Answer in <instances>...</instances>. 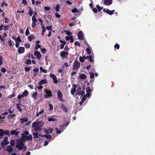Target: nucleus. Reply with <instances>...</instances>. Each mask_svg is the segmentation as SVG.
<instances>
[{
    "label": "nucleus",
    "mask_w": 155,
    "mask_h": 155,
    "mask_svg": "<svg viewBox=\"0 0 155 155\" xmlns=\"http://www.w3.org/2000/svg\"><path fill=\"white\" fill-rule=\"evenodd\" d=\"M27 136L24 134H21V137L20 140H19L17 141L16 143V147L18 148V150H21L23 149L24 151L27 148V147L25 145L23 141L25 142V140H26Z\"/></svg>",
    "instance_id": "f257e3e1"
},
{
    "label": "nucleus",
    "mask_w": 155,
    "mask_h": 155,
    "mask_svg": "<svg viewBox=\"0 0 155 155\" xmlns=\"http://www.w3.org/2000/svg\"><path fill=\"white\" fill-rule=\"evenodd\" d=\"M44 92L46 94L45 96V98H47L52 96V92L50 90L46 89Z\"/></svg>",
    "instance_id": "f03ea898"
},
{
    "label": "nucleus",
    "mask_w": 155,
    "mask_h": 155,
    "mask_svg": "<svg viewBox=\"0 0 155 155\" xmlns=\"http://www.w3.org/2000/svg\"><path fill=\"white\" fill-rule=\"evenodd\" d=\"M80 63L77 60H75L73 65V69L77 70L80 67Z\"/></svg>",
    "instance_id": "7ed1b4c3"
},
{
    "label": "nucleus",
    "mask_w": 155,
    "mask_h": 155,
    "mask_svg": "<svg viewBox=\"0 0 155 155\" xmlns=\"http://www.w3.org/2000/svg\"><path fill=\"white\" fill-rule=\"evenodd\" d=\"M57 95V99L60 101H63V100L62 99L63 95L62 93L59 90H58V91Z\"/></svg>",
    "instance_id": "20e7f679"
},
{
    "label": "nucleus",
    "mask_w": 155,
    "mask_h": 155,
    "mask_svg": "<svg viewBox=\"0 0 155 155\" xmlns=\"http://www.w3.org/2000/svg\"><path fill=\"white\" fill-rule=\"evenodd\" d=\"M0 133L2 136H3L4 134L6 135H7L8 136H10L11 134L9 133V131L7 130H5L2 129L0 130Z\"/></svg>",
    "instance_id": "39448f33"
},
{
    "label": "nucleus",
    "mask_w": 155,
    "mask_h": 155,
    "mask_svg": "<svg viewBox=\"0 0 155 155\" xmlns=\"http://www.w3.org/2000/svg\"><path fill=\"white\" fill-rule=\"evenodd\" d=\"M68 54V52L67 51H63L60 53V56L62 58V59L64 58H67Z\"/></svg>",
    "instance_id": "423d86ee"
},
{
    "label": "nucleus",
    "mask_w": 155,
    "mask_h": 155,
    "mask_svg": "<svg viewBox=\"0 0 155 155\" xmlns=\"http://www.w3.org/2000/svg\"><path fill=\"white\" fill-rule=\"evenodd\" d=\"M78 36L79 39L81 40H83L84 34L82 31H79L78 32Z\"/></svg>",
    "instance_id": "0eeeda50"
},
{
    "label": "nucleus",
    "mask_w": 155,
    "mask_h": 155,
    "mask_svg": "<svg viewBox=\"0 0 155 155\" xmlns=\"http://www.w3.org/2000/svg\"><path fill=\"white\" fill-rule=\"evenodd\" d=\"M8 137H6L4 140L1 142V144L2 146H5L9 143V142L8 141Z\"/></svg>",
    "instance_id": "6e6552de"
},
{
    "label": "nucleus",
    "mask_w": 155,
    "mask_h": 155,
    "mask_svg": "<svg viewBox=\"0 0 155 155\" xmlns=\"http://www.w3.org/2000/svg\"><path fill=\"white\" fill-rule=\"evenodd\" d=\"M10 25H8L4 26L3 24H2L0 26V30L2 31L3 29V27H4L3 30L5 31L8 30Z\"/></svg>",
    "instance_id": "1a4fd4ad"
},
{
    "label": "nucleus",
    "mask_w": 155,
    "mask_h": 155,
    "mask_svg": "<svg viewBox=\"0 0 155 155\" xmlns=\"http://www.w3.org/2000/svg\"><path fill=\"white\" fill-rule=\"evenodd\" d=\"M50 77L54 80V83L55 84H57L58 83V81L57 79L56 76L54 74H51Z\"/></svg>",
    "instance_id": "9d476101"
},
{
    "label": "nucleus",
    "mask_w": 155,
    "mask_h": 155,
    "mask_svg": "<svg viewBox=\"0 0 155 155\" xmlns=\"http://www.w3.org/2000/svg\"><path fill=\"white\" fill-rule=\"evenodd\" d=\"M34 54L36 56V58L38 60H40L41 57V55L40 53L38 51H35Z\"/></svg>",
    "instance_id": "9b49d317"
},
{
    "label": "nucleus",
    "mask_w": 155,
    "mask_h": 155,
    "mask_svg": "<svg viewBox=\"0 0 155 155\" xmlns=\"http://www.w3.org/2000/svg\"><path fill=\"white\" fill-rule=\"evenodd\" d=\"M77 85L76 84H73V87L71 89V93L72 95H74L76 91V88Z\"/></svg>",
    "instance_id": "f8f14e48"
},
{
    "label": "nucleus",
    "mask_w": 155,
    "mask_h": 155,
    "mask_svg": "<svg viewBox=\"0 0 155 155\" xmlns=\"http://www.w3.org/2000/svg\"><path fill=\"white\" fill-rule=\"evenodd\" d=\"M18 51L19 54L23 53L25 51V48L24 47H20L18 48Z\"/></svg>",
    "instance_id": "ddd939ff"
},
{
    "label": "nucleus",
    "mask_w": 155,
    "mask_h": 155,
    "mask_svg": "<svg viewBox=\"0 0 155 155\" xmlns=\"http://www.w3.org/2000/svg\"><path fill=\"white\" fill-rule=\"evenodd\" d=\"M112 3V0H104V4L106 5H109Z\"/></svg>",
    "instance_id": "4468645a"
},
{
    "label": "nucleus",
    "mask_w": 155,
    "mask_h": 155,
    "mask_svg": "<svg viewBox=\"0 0 155 155\" xmlns=\"http://www.w3.org/2000/svg\"><path fill=\"white\" fill-rule=\"evenodd\" d=\"M5 150L8 152L11 153L12 152L13 150V149L10 146L8 145L5 149Z\"/></svg>",
    "instance_id": "2eb2a0df"
},
{
    "label": "nucleus",
    "mask_w": 155,
    "mask_h": 155,
    "mask_svg": "<svg viewBox=\"0 0 155 155\" xmlns=\"http://www.w3.org/2000/svg\"><path fill=\"white\" fill-rule=\"evenodd\" d=\"M47 81L46 79L44 80H41L39 82V84L40 85H41L44 84H47Z\"/></svg>",
    "instance_id": "dca6fc26"
},
{
    "label": "nucleus",
    "mask_w": 155,
    "mask_h": 155,
    "mask_svg": "<svg viewBox=\"0 0 155 155\" xmlns=\"http://www.w3.org/2000/svg\"><path fill=\"white\" fill-rule=\"evenodd\" d=\"M18 133L19 132L17 131L16 130H12L11 131V134L12 135H15L16 136H18Z\"/></svg>",
    "instance_id": "f3484780"
},
{
    "label": "nucleus",
    "mask_w": 155,
    "mask_h": 155,
    "mask_svg": "<svg viewBox=\"0 0 155 155\" xmlns=\"http://www.w3.org/2000/svg\"><path fill=\"white\" fill-rule=\"evenodd\" d=\"M21 121L20 123L23 124L24 122H27L28 119L26 117H24L23 118H21L20 119Z\"/></svg>",
    "instance_id": "a211bd4d"
},
{
    "label": "nucleus",
    "mask_w": 155,
    "mask_h": 155,
    "mask_svg": "<svg viewBox=\"0 0 155 155\" xmlns=\"http://www.w3.org/2000/svg\"><path fill=\"white\" fill-rule=\"evenodd\" d=\"M7 36V34L5 32L3 33V36L2 37L1 35H0V39L3 42H4V37Z\"/></svg>",
    "instance_id": "6ab92c4d"
},
{
    "label": "nucleus",
    "mask_w": 155,
    "mask_h": 155,
    "mask_svg": "<svg viewBox=\"0 0 155 155\" xmlns=\"http://www.w3.org/2000/svg\"><path fill=\"white\" fill-rule=\"evenodd\" d=\"M61 108L63 109V110L65 112H67L68 111V110L66 106H64L63 104H61Z\"/></svg>",
    "instance_id": "aec40b11"
},
{
    "label": "nucleus",
    "mask_w": 155,
    "mask_h": 155,
    "mask_svg": "<svg viewBox=\"0 0 155 155\" xmlns=\"http://www.w3.org/2000/svg\"><path fill=\"white\" fill-rule=\"evenodd\" d=\"M41 129L40 127L38 126L34 128V130L36 132L39 133V131H41Z\"/></svg>",
    "instance_id": "412c9836"
},
{
    "label": "nucleus",
    "mask_w": 155,
    "mask_h": 155,
    "mask_svg": "<svg viewBox=\"0 0 155 155\" xmlns=\"http://www.w3.org/2000/svg\"><path fill=\"white\" fill-rule=\"evenodd\" d=\"M35 38V36L33 35H30L28 37V39L29 41H31L32 39Z\"/></svg>",
    "instance_id": "4be33fe9"
},
{
    "label": "nucleus",
    "mask_w": 155,
    "mask_h": 155,
    "mask_svg": "<svg viewBox=\"0 0 155 155\" xmlns=\"http://www.w3.org/2000/svg\"><path fill=\"white\" fill-rule=\"evenodd\" d=\"M32 140V137L31 135H30L29 136L27 137L26 140H25V141H26L27 140Z\"/></svg>",
    "instance_id": "5701e85b"
},
{
    "label": "nucleus",
    "mask_w": 155,
    "mask_h": 155,
    "mask_svg": "<svg viewBox=\"0 0 155 155\" xmlns=\"http://www.w3.org/2000/svg\"><path fill=\"white\" fill-rule=\"evenodd\" d=\"M40 72L41 73V72H43L44 73H46L47 72V70L44 69L41 66L40 68Z\"/></svg>",
    "instance_id": "b1692460"
},
{
    "label": "nucleus",
    "mask_w": 155,
    "mask_h": 155,
    "mask_svg": "<svg viewBox=\"0 0 155 155\" xmlns=\"http://www.w3.org/2000/svg\"><path fill=\"white\" fill-rule=\"evenodd\" d=\"M33 135L34 136V138L35 139L39 138V137L38 136V132L33 133Z\"/></svg>",
    "instance_id": "393cba45"
},
{
    "label": "nucleus",
    "mask_w": 155,
    "mask_h": 155,
    "mask_svg": "<svg viewBox=\"0 0 155 155\" xmlns=\"http://www.w3.org/2000/svg\"><path fill=\"white\" fill-rule=\"evenodd\" d=\"M80 78L81 79H85L86 78V76L84 74H81L79 76Z\"/></svg>",
    "instance_id": "a878e982"
},
{
    "label": "nucleus",
    "mask_w": 155,
    "mask_h": 155,
    "mask_svg": "<svg viewBox=\"0 0 155 155\" xmlns=\"http://www.w3.org/2000/svg\"><path fill=\"white\" fill-rule=\"evenodd\" d=\"M28 93H29L28 92L27 90H25L24 92H23L22 94L23 95L24 97V96L26 97L27 96Z\"/></svg>",
    "instance_id": "bb28decb"
},
{
    "label": "nucleus",
    "mask_w": 155,
    "mask_h": 155,
    "mask_svg": "<svg viewBox=\"0 0 155 155\" xmlns=\"http://www.w3.org/2000/svg\"><path fill=\"white\" fill-rule=\"evenodd\" d=\"M57 119L56 118H49L48 119V120L49 122H54L57 120Z\"/></svg>",
    "instance_id": "cd10ccee"
},
{
    "label": "nucleus",
    "mask_w": 155,
    "mask_h": 155,
    "mask_svg": "<svg viewBox=\"0 0 155 155\" xmlns=\"http://www.w3.org/2000/svg\"><path fill=\"white\" fill-rule=\"evenodd\" d=\"M37 93L36 92H34L31 96L32 97L35 99L37 97Z\"/></svg>",
    "instance_id": "c85d7f7f"
},
{
    "label": "nucleus",
    "mask_w": 155,
    "mask_h": 155,
    "mask_svg": "<svg viewBox=\"0 0 155 155\" xmlns=\"http://www.w3.org/2000/svg\"><path fill=\"white\" fill-rule=\"evenodd\" d=\"M23 97H24V96L22 94L21 95H18V96L17 97L18 99V100L19 102H21V99Z\"/></svg>",
    "instance_id": "c756f323"
},
{
    "label": "nucleus",
    "mask_w": 155,
    "mask_h": 155,
    "mask_svg": "<svg viewBox=\"0 0 155 155\" xmlns=\"http://www.w3.org/2000/svg\"><path fill=\"white\" fill-rule=\"evenodd\" d=\"M32 126L33 128H35V127L38 126V124L37 122H33L32 124Z\"/></svg>",
    "instance_id": "7c9ffc66"
},
{
    "label": "nucleus",
    "mask_w": 155,
    "mask_h": 155,
    "mask_svg": "<svg viewBox=\"0 0 155 155\" xmlns=\"http://www.w3.org/2000/svg\"><path fill=\"white\" fill-rule=\"evenodd\" d=\"M68 124H69V122L65 124H64L60 126V128H61L62 129L64 128V126L67 127L68 125Z\"/></svg>",
    "instance_id": "2f4dec72"
},
{
    "label": "nucleus",
    "mask_w": 155,
    "mask_h": 155,
    "mask_svg": "<svg viewBox=\"0 0 155 155\" xmlns=\"http://www.w3.org/2000/svg\"><path fill=\"white\" fill-rule=\"evenodd\" d=\"M84 92L83 90L78 91V94L79 95H83L84 94Z\"/></svg>",
    "instance_id": "473e14b6"
},
{
    "label": "nucleus",
    "mask_w": 155,
    "mask_h": 155,
    "mask_svg": "<svg viewBox=\"0 0 155 155\" xmlns=\"http://www.w3.org/2000/svg\"><path fill=\"white\" fill-rule=\"evenodd\" d=\"M44 112V110H41V111H40L39 112H37V113H36V116L37 117H38L39 116V115H40V114H42V113H43Z\"/></svg>",
    "instance_id": "72a5a7b5"
},
{
    "label": "nucleus",
    "mask_w": 155,
    "mask_h": 155,
    "mask_svg": "<svg viewBox=\"0 0 155 155\" xmlns=\"http://www.w3.org/2000/svg\"><path fill=\"white\" fill-rule=\"evenodd\" d=\"M11 145L13 147L15 145V141L14 140H11L10 142Z\"/></svg>",
    "instance_id": "f704fd0d"
},
{
    "label": "nucleus",
    "mask_w": 155,
    "mask_h": 155,
    "mask_svg": "<svg viewBox=\"0 0 155 155\" xmlns=\"http://www.w3.org/2000/svg\"><path fill=\"white\" fill-rule=\"evenodd\" d=\"M86 51L88 54H91V51L89 48H87L86 49Z\"/></svg>",
    "instance_id": "c9c22d12"
},
{
    "label": "nucleus",
    "mask_w": 155,
    "mask_h": 155,
    "mask_svg": "<svg viewBox=\"0 0 155 155\" xmlns=\"http://www.w3.org/2000/svg\"><path fill=\"white\" fill-rule=\"evenodd\" d=\"M96 7L97 8V9H98V11L99 12H100L101 10L103 8V7H101L100 6H99V5H96Z\"/></svg>",
    "instance_id": "e433bc0d"
},
{
    "label": "nucleus",
    "mask_w": 155,
    "mask_h": 155,
    "mask_svg": "<svg viewBox=\"0 0 155 155\" xmlns=\"http://www.w3.org/2000/svg\"><path fill=\"white\" fill-rule=\"evenodd\" d=\"M32 22H36L37 21V19H36L35 15H33L32 17Z\"/></svg>",
    "instance_id": "4c0bfd02"
},
{
    "label": "nucleus",
    "mask_w": 155,
    "mask_h": 155,
    "mask_svg": "<svg viewBox=\"0 0 155 155\" xmlns=\"http://www.w3.org/2000/svg\"><path fill=\"white\" fill-rule=\"evenodd\" d=\"M29 11L28 14L30 16H31L32 15L33 12L32 9L29 7Z\"/></svg>",
    "instance_id": "58836bf2"
},
{
    "label": "nucleus",
    "mask_w": 155,
    "mask_h": 155,
    "mask_svg": "<svg viewBox=\"0 0 155 155\" xmlns=\"http://www.w3.org/2000/svg\"><path fill=\"white\" fill-rule=\"evenodd\" d=\"M30 34V32L29 31V29L28 28L26 29V31L25 33V35L26 36H28Z\"/></svg>",
    "instance_id": "ea45409f"
},
{
    "label": "nucleus",
    "mask_w": 155,
    "mask_h": 155,
    "mask_svg": "<svg viewBox=\"0 0 155 155\" xmlns=\"http://www.w3.org/2000/svg\"><path fill=\"white\" fill-rule=\"evenodd\" d=\"M25 63L26 64H31V60L30 59L27 60L25 62Z\"/></svg>",
    "instance_id": "a19ab883"
},
{
    "label": "nucleus",
    "mask_w": 155,
    "mask_h": 155,
    "mask_svg": "<svg viewBox=\"0 0 155 155\" xmlns=\"http://www.w3.org/2000/svg\"><path fill=\"white\" fill-rule=\"evenodd\" d=\"M92 55H89V60L91 62H94V61L92 59Z\"/></svg>",
    "instance_id": "79ce46f5"
},
{
    "label": "nucleus",
    "mask_w": 155,
    "mask_h": 155,
    "mask_svg": "<svg viewBox=\"0 0 155 155\" xmlns=\"http://www.w3.org/2000/svg\"><path fill=\"white\" fill-rule=\"evenodd\" d=\"M15 96V92H13V94L11 95H10L8 97L9 98H11L12 97H13Z\"/></svg>",
    "instance_id": "37998d69"
},
{
    "label": "nucleus",
    "mask_w": 155,
    "mask_h": 155,
    "mask_svg": "<svg viewBox=\"0 0 155 155\" xmlns=\"http://www.w3.org/2000/svg\"><path fill=\"white\" fill-rule=\"evenodd\" d=\"M90 78L91 79H92L94 78V74L93 72H91L90 73Z\"/></svg>",
    "instance_id": "c03bdc74"
},
{
    "label": "nucleus",
    "mask_w": 155,
    "mask_h": 155,
    "mask_svg": "<svg viewBox=\"0 0 155 155\" xmlns=\"http://www.w3.org/2000/svg\"><path fill=\"white\" fill-rule=\"evenodd\" d=\"M114 48L115 49H118L120 48V45L118 44H116L114 46Z\"/></svg>",
    "instance_id": "a18cd8bd"
},
{
    "label": "nucleus",
    "mask_w": 155,
    "mask_h": 155,
    "mask_svg": "<svg viewBox=\"0 0 155 155\" xmlns=\"http://www.w3.org/2000/svg\"><path fill=\"white\" fill-rule=\"evenodd\" d=\"M4 6L7 7L8 6V5L6 3L2 2L1 4V6L2 7Z\"/></svg>",
    "instance_id": "49530a36"
},
{
    "label": "nucleus",
    "mask_w": 155,
    "mask_h": 155,
    "mask_svg": "<svg viewBox=\"0 0 155 155\" xmlns=\"http://www.w3.org/2000/svg\"><path fill=\"white\" fill-rule=\"evenodd\" d=\"M60 8V7L59 6V5H57L55 7V10L57 12H58L59 11V8Z\"/></svg>",
    "instance_id": "de8ad7c7"
},
{
    "label": "nucleus",
    "mask_w": 155,
    "mask_h": 155,
    "mask_svg": "<svg viewBox=\"0 0 155 155\" xmlns=\"http://www.w3.org/2000/svg\"><path fill=\"white\" fill-rule=\"evenodd\" d=\"M91 91V89L89 87H88L86 88L87 92L90 93Z\"/></svg>",
    "instance_id": "09e8293b"
},
{
    "label": "nucleus",
    "mask_w": 155,
    "mask_h": 155,
    "mask_svg": "<svg viewBox=\"0 0 155 155\" xmlns=\"http://www.w3.org/2000/svg\"><path fill=\"white\" fill-rule=\"evenodd\" d=\"M41 47V46L39 44H37L36 46L35 47V50H37L38 48H40Z\"/></svg>",
    "instance_id": "8fccbe9b"
},
{
    "label": "nucleus",
    "mask_w": 155,
    "mask_h": 155,
    "mask_svg": "<svg viewBox=\"0 0 155 155\" xmlns=\"http://www.w3.org/2000/svg\"><path fill=\"white\" fill-rule=\"evenodd\" d=\"M56 130L57 133L58 134H60L62 132V130H59L58 128H56Z\"/></svg>",
    "instance_id": "3c124183"
},
{
    "label": "nucleus",
    "mask_w": 155,
    "mask_h": 155,
    "mask_svg": "<svg viewBox=\"0 0 155 155\" xmlns=\"http://www.w3.org/2000/svg\"><path fill=\"white\" fill-rule=\"evenodd\" d=\"M44 8L47 11L50 10L51 9V8L49 6H45L44 7Z\"/></svg>",
    "instance_id": "603ef678"
},
{
    "label": "nucleus",
    "mask_w": 155,
    "mask_h": 155,
    "mask_svg": "<svg viewBox=\"0 0 155 155\" xmlns=\"http://www.w3.org/2000/svg\"><path fill=\"white\" fill-rule=\"evenodd\" d=\"M71 11L72 12L75 13L77 12L78 11V10L76 8H74Z\"/></svg>",
    "instance_id": "864d4df0"
},
{
    "label": "nucleus",
    "mask_w": 155,
    "mask_h": 155,
    "mask_svg": "<svg viewBox=\"0 0 155 155\" xmlns=\"http://www.w3.org/2000/svg\"><path fill=\"white\" fill-rule=\"evenodd\" d=\"M59 41L62 44V45H66V43L65 41H64L61 40H60Z\"/></svg>",
    "instance_id": "5fc2aeb1"
},
{
    "label": "nucleus",
    "mask_w": 155,
    "mask_h": 155,
    "mask_svg": "<svg viewBox=\"0 0 155 155\" xmlns=\"http://www.w3.org/2000/svg\"><path fill=\"white\" fill-rule=\"evenodd\" d=\"M24 46L26 48H29L30 46V45L28 44H25Z\"/></svg>",
    "instance_id": "6e6d98bb"
},
{
    "label": "nucleus",
    "mask_w": 155,
    "mask_h": 155,
    "mask_svg": "<svg viewBox=\"0 0 155 155\" xmlns=\"http://www.w3.org/2000/svg\"><path fill=\"white\" fill-rule=\"evenodd\" d=\"M47 51L46 49L45 48H43L41 49V52L43 53H45Z\"/></svg>",
    "instance_id": "4d7b16f0"
},
{
    "label": "nucleus",
    "mask_w": 155,
    "mask_h": 155,
    "mask_svg": "<svg viewBox=\"0 0 155 155\" xmlns=\"http://www.w3.org/2000/svg\"><path fill=\"white\" fill-rule=\"evenodd\" d=\"M49 110H51L53 109V106L52 104H49Z\"/></svg>",
    "instance_id": "13d9d810"
},
{
    "label": "nucleus",
    "mask_w": 155,
    "mask_h": 155,
    "mask_svg": "<svg viewBox=\"0 0 155 155\" xmlns=\"http://www.w3.org/2000/svg\"><path fill=\"white\" fill-rule=\"evenodd\" d=\"M25 70L26 72H28L30 71V68L29 67H25Z\"/></svg>",
    "instance_id": "bf43d9fd"
},
{
    "label": "nucleus",
    "mask_w": 155,
    "mask_h": 155,
    "mask_svg": "<svg viewBox=\"0 0 155 155\" xmlns=\"http://www.w3.org/2000/svg\"><path fill=\"white\" fill-rule=\"evenodd\" d=\"M39 70L38 68H35L33 70V71L37 73H38V72Z\"/></svg>",
    "instance_id": "052dcab7"
},
{
    "label": "nucleus",
    "mask_w": 155,
    "mask_h": 155,
    "mask_svg": "<svg viewBox=\"0 0 155 155\" xmlns=\"http://www.w3.org/2000/svg\"><path fill=\"white\" fill-rule=\"evenodd\" d=\"M79 60L81 62H84V60L82 56H80L79 57Z\"/></svg>",
    "instance_id": "680f3d73"
},
{
    "label": "nucleus",
    "mask_w": 155,
    "mask_h": 155,
    "mask_svg": "<svg viewBox=\"0 0 155 155\" xmlns=\"http://www.w3.org/2000/svg\"><path fill=\"white\" fill-rule=\"evenodd\" d=\"M74 45H78V46L80 47L81 46V44L79 42L76 41L74 43Z\"/></svg>",
    "instance_id": "e2e57ef3"
},
{
    "label": "nucleus",
    "mask_w": 155,
    "mask_h": 155,
    "mask_svg": "<svg viewBox=\"0 0 155 155\" xmlns=\"http://www.w3.org/2000/svg\"><path fill=\"white\" fill-rule=\"evenodd\" d=\"M8 43L9 45V46L10 47H11L12 45V40L11 39H10L8 41Z\"/></svg>",
    "instance_id": "0e129e2a"
},
{
    "label": "nucleus",
    "mask_w": 155,
    "mask_h": 155,
    "mask_svg": "<svg viewBox=\"0 0 155 155\" xmlns=\"http://www.w3.org/2000/svg\"><path fill=\"white\" fill-rule=\"evenodd\" d=\"M86 99V95H84L82 98L81 99V101H83V102H84L85 100Z\"/></svg>",
    "instance_id": "69168bd1"
},
{
    "label": "nucleus",
    "mask_w": 155,
    "mask_h": 155,
    "mask_svg": "<svg viewBox=\"0 0 155 155\" xmlns=\"http://www.w3.org/2000/svg\"><path fill=\"white\" fill-rule=\"evenodd\" d=\"M52 26L51 25L50 26H47L46 27V29L48 30H51L52 29Z\"/></svg>",
    "instance_id": "338daca9"
},
{
    "label": "nucleus",
    "mask_w": 155,
    "mask_h": 155,
    "mask_svg": "<svg viewBox=\"0 0 155 155\" xmlns=\"http://www.w3.org/2000/svg\"><path fill=\"white\" fill-rule=\"evenodd\" d=\"M55 16L58 18H59L61 16V15H59L58 13H56L55 14Z\"/></svg>",
    "instance_id": "774afa93"
}]
</instances>
